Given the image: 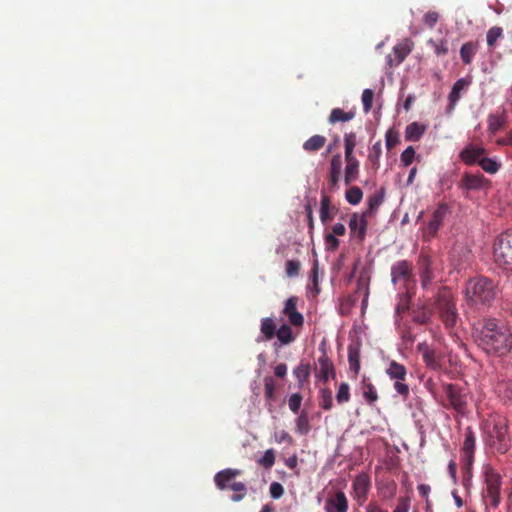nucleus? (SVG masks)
<instances>
[{
  "mask_svg": "<svg viewBox=\"0 0 512 512\" xmlns=\"http://www.w3.org/2000/svg\"><path fill=\"white\" fill-rule=\"evenodd\" d=\"M472 337L488 356L503 358L512 351V331L496 318L483 317L477 320L472 327Z\"/></svg>",
  "mask_w": 512,
  "mask_h": 512,
  "instance_id": "obj_1",
  "label": "nucleus"
},
{
  "mask_svg": "<svg viewBox=\"0 0 512 512\" xmlns=\"http://www.w3.org/2000/svg\"><path fill=\"white\" fill-rule=\"evenodd\" d=\"M497 293V285L494 281L484 276L469 279L465 286L466 303L474 309H484L492 306Z\"/></svg>",
  "mask_w": 512,
  "mask_h": 512,
  "instance_id": "obj_2",
  "label": "nucleus"
},
{
  "mask_svg": "<svg viewBox=\"0 0 512 512\" xmlns=\"http://www.w3.org/2000/svg\"><path fill=\"white\" fill-rule=\"evenodd\" d=\"M485 488L482 490V501L486 512L496 509L501 502V476L491 466H486L483 471Z\"/></svg>",
  "mask_w": 512,
  "mask_h": 512,
  "instance_id": "obj_3",
  "label": "nucleus"
},
{
  "mask_svg": "<svg viewBox=\"0 0 512 512\" xmlns=\"http://www.w3.org/2000/svg\"><path fill=\"white\" fill-rule=\"evenodd\" d=\"M486 442L498 453L504 454L510 448L508 426L504 420L490 421L486 424Z\"/></svg>",
  "mask_w": 512,
  "mask_h": 512,
  "instance_id": "obj_4",
  "label": "nucleus"
},
{
  "mask_svg": "<svg viewBox=\"0 0 512 512\" xmlns=\"http://www.w3.org/2000/svg\"><path fill=\"white\" fill-rule=\"evenodd\" d=\"M493 258L501 269L512 271V229L501 233L495 239Z\"/></svg>",
  "mask_w": 512,
  "mask_h": 512,
  "instance_id": "obj_5",
  "label": "nucleus"
},
{
  "mask_svg": "<svg viewBox=\"0 0 512 512\" xmlns=\"http://www.w3.org/2000/svg\"><path fill=\"white\" fill-rule=\"evenodd\" d=\"M240 474L241 471L238 469L227 468L216 473L214 477L215 485L219 490L230 488L236 492L231 496V500L233 502L241 501L247 494V487L242 482H233L231 485H228L229 482H231Z\"/></svg>",
  "mask_w": 512,
  "mask_h": 512,
  "instance_id": "obj_6",
  "label": "nucleus"
},
{
  "mask_svg": "<svg viewBox=\"0 0 512 512\" xmlns=\"http://www.w3.org/2000/svg\"><path fill=\"white\" fill-rule=\"evenodd\" d=\"M436 309L445 327L452 329L458 322V312L452 294L448 290L441 291L436 299Z\"/></svg>",
  "mask_w": 512,
  "mask_h": 512,
  "instance_id": "obj_7",
  "label": "nucleus"
},
{
  "mask_svg": "<svg viewBox=\"0 0 512 512\" xmlns=\"http://www.w3.org/2000/svg\"><path fill=\"white\" fill-rule=\"evenodd\" d=\"M391 281L394 285H399L400 289L406 291L416 289L412 263L408 260L395 262L391 267Z\"/></svg>",
  "mask_w": 512,
  "mask_h": 512,
  "instance_id": "obj_8",
  "label": "nucleus"
},
{
  "mask_svg": "<svg viewBox=\"0 0 512 512\" xmlns=\"http://www.w3.org/2000/svg\"><path fill=\"white\" fill-rule=\"evenodd\" d=\"M476 438L470 427L465 431V439L461 447V469L463 482L467 485L472 477Z\"/></svg>",
  "mask_w": 512,
  "mask_h": 512,
  "instance_id": "obj_9",
  "label": "nucleus"
},
{
  "mask_svg": "<svg viewBox=\"0 0 512 512\" xmlns=\"http://www.w3.org/2000/svg\"><path fill=\"white\" fill-rule=\"evenodd\" d=\"M386 374L390 379L395 380L394 389L404 399L409 396V387L405 383L407 376V369L404 365L392 360L386 368Z\"/></svg>",
  "mask_w": 512,
  "mask_h": 512,
  "instance_id": "obj_10",
  "label": "nucleus"
},
{
  "mask_svg": "<svg viewBox=\"0 0 512 512\" xmlns=\"http://www.w3.org/2000/svg\"><path fill=\"white\" fill-rule=\"evenodd\" d=\"M442 389L448 403L446 407H450L459 413H463L467 405V398L463 389L453 383H444L442 385Z\"/></svg>",
  "mask_w": 512,
  "mask_h": 512,
  "instance_id": "obj_11",
  "label": "nucleus"
},
{
  "mask_svg": "<svg viewBox=\"0 0 512 512\" xmlns=\"http://www.w3.org/2000/svg\"><path fill=\"white\" fill-rule=\"evenodd\" d=\"M450 213L451 209L447 203H439L436 209L433 211L427 226L423 230L424 238L430 239L435 237L440 228L443 226L444 219Z\"/></svg>",
  "mask_w": 512,
  "mask_h": 512,
  "instance_id": "obj_12",
  "label": "nucleus"
},
{
  "mask_svg": "<svg viewBox=\"0 0 512 512\" xmlns=\"http://www.w3.org/2000/svg\"><path fill=\"white\" fill-rule=\"evenodd\" d=\"M489 180L486 179L482 174H472L465 172L458 184L463 195L468 198L470 191H479L489 187Z\"/></svg>",
  "mask_w": 512,
  "mask_h": 512,
  "instance_id": "obj_13",
  "label": "nucleus"
},
{
  "mask_svg": "<svg viewBox=\"0 0 512 512\" xmlns=\"http://www.w3.org/2000/svg\"><path fill=\"white\" fill-rule=\"evenodd\" d=\"M371 488V480L368 474H358L352 484V495L354 500L359 506L364 505L368 499V494Z\"/></svg>",
  "mask_w": 512,
  "mask_h": 512,
  "instance_id": "obj_14",
  "label": "nucleus"
},
{
  "mask_svg": "<svg viewBox=\"0 0 512 512\" xmlns=\"http://www.w3.org/2000/svg\"><path fill=\"white\" fill-rule=\"evenodd\" d=\"M413 48V43L409 39H405L401 43H398L393 48V54L386 57L387 64L389 67L397 66L404 61V59L410 54Z\"/></svg>",
  "mask_w": 512,
  "mask_h": 512,
  "instance_id": "obj_15",
  "label": "nucleus"
},
{
  "mask_svg": "<svg viewBox=\"0 0 512 512\" xmlns=\"http://www.w3.org/2000/svg\"><path fill=\"white\" fill-rule=\"evenodd\" d=\"M297 297H290L286 300L282 313L288 318L291 325L301 327L304 323L303 315L297 311Z\"/></svg>",
  "mask_w": 512,
  "mask_h": 512,
  "instance_id": "obj_16",
  "label": "nucleus"
},
{
  "mask_svg": "<svg viewBox=\"0 0 512 512\" xmlns=\"http://www.w3.org/2000/svg\"><path fill=\"white\" fill-rule=\"evenodd\" d=\"M486 154V149L483 147H477L473 144H468L459 154V158L466 165L472 166L476 163L479 164L481 159Z\"/></svg>",
  "mask_w": 512,
  "mask_h": 512,
  "instance_id": "obj_17",
  "label": "nucleus"
},
{
  "mask_svg": "<svg viewBox=\"0 0 512 512\" xmlns=\"http://www.w3.org/2000/svg\"><path fill=\"white\" fill-rule=\"evenodd\" d=\"M367 218L364 213H353L350 217L349 228L352 234H357L360 240H363L367 230Z\"/></svg>",
  "mask_w": 512,
  "mask_h": 512,
  "instance_id": "obj_18",
  "label": "nucleus"
},
{
  "mask_svg": "<svg viewBox=\"0 0 512 512\" xmlns=\"http://www.w3.org/2000/svg\"><path fill=\"white\" fill-rule=\"evenodd\" d=\"M338 209L332 205L331 198L324 191L321 192V201H320V220L322 224H327L330 222L334 215L337 213Z\"/></svg>",
  "mask_w": 512,
  "mask_h": 512,
  "instance_id": "obj_19",
  "label": "nucleus"
},
{
  "mask_svg": "<svg viewBox=\"0 0 512 512\" xmlns=\"http://www.w3.org/2000/svg\"><path fill=\"white\" fill-rule=\"evenodd\" d=\"M328 512H347L348 499L343 491H337L334 496L330 497L326 502Z\"/></svg>",
  "mask_w": 512,
  "mask_h": 512,
  "instance_id": "obj_20",
  "label": "nucleus"
},
{
  "mask_svg": "<svg viewBox=\"0 0 512 512\" xmlns=\"http://www.w3.org/2000/svg\"><path fill=\"white\" fill-rule=\"evenodd\" d=\"M360 346L359 342L348 345L349 370L353 373V378H356L360 371Z\"/></svg>",
  "mask_w": 512,
  "mask_h": 512,
  "instance_id": "obj_21",
  "label": "nucleus"
},
{
  "mask_svg": "<svg viewBox=\"0 0 512 512\" xmlns=\"http://www.w3.org/2000/svg\"><path fill=\"white\" fill-rule=\"evenodd\" d=\"M346 167L344 171V183L350 185L355 182L360 173V163L356 157L345 158Z\"/></svg>",
  "mask_w": 512,
  "mask_h": 512,
  "instance_id": "obj_22",
  "label": "nucleus"
},
{
  "mask_svg": "<svg viewBox=\"0 0 512 512\" xmlns=\"http://www.w3.org/2000/svg\"><path fill=\"white\" fill-rule=\"evenodd\" d=\"M317 372L320 379L324 382L328 381L330 375H335L334 365L326 353H323V355L318 358Z\"/></svg>",
  "mask_w": 512,
  "mask_h": 512,
  "instance_id": "obj_23",
  "label": "nucleus"
},
{
  "mask_svg": "<svg viewBox=\"0 0 512 512\" xmlns=\"http://www.w3.org/2000/svg\"><path fill=\"white\" fill-rule=\"evenodd\" d=\"M384 198L385 191L383 188L370 195L367 200L368 207L366 211L363 212L365 216H372L380 207V205L384 202Z\"/></svg>",
  "mask_w": 512,
  "mask_h": 512,
  "instance_id": "obj_24",
  "label": "nucleus"
},
{
  "mask_svg": "<svg viewBox=\"0 0 512 512\" xmlns=\"http://www.w3.org/2000/svg\"><path fill=\"white\" fill-rule=\"evenodd\" d=\"M469 84H470V81L465 78L458 79L454 83L452 90L448 96V99L450 102V109H453L455 107L456 103L461 98V92L463 90H465L469 86Z\"/></svg>",
  "mask_w": 512,
  "mask_h": 512,
  "instance_id": "obj_25",
  "label": "nucleus"
},
{
  "mask_svg": "<svg viewBox=\"0 0 512 512\" xmlns=\"http://www.w3.org/2000/svg\"><path fill=\"white\" fill-rule=\"evenodd\" d=\"M415 294V289H411V291L403 290V292L399 293L398 302L396 304V313L404 314L408 312L410 308V303L413 295Z\"/></svg>",
  "mask_w": 512,
  "mask_h": 512,
  "instance_id": "obj_26",
  "label": "nucleus"
},
{
  "mask_svg": "<svg viewBox=\"0 0 512 512\" xmlns=\"http://www.w3.org/2000/svg\"><path fill=\"white\" fill-rule=\"evenodd\" d=\"M419 270H420L421 283H422V286L425 288L430 284V282L433 278V273L430 270L429 257L421 256Z\"/></svg>",
  "mask_w": 512,
  "mask_h": 512,
  "instance_id": "obj_27",
  "label": "nucleus"
},
{
  "mask_svg": "<svg viewBox=\"0 0 512 512\" xmlns=\"http://www.w3.org/2000/svg\"><path fill=\"white\" fill-rule=\"evenodd\" d=\"M426 127L418 122H413L406 127L405 139L407 141H419L424 134Z\"/></svg>",
  "mask_w": 512,
  "mask_h": 512,
  "instance_id": "obj_28",
  "label": "nucleus"
},
{
  "mask_svg": "<svg viewBox=\"0 0 512 512\" xmlns=\"http://www.w3.org/2000/svg\"><path fill=\"white\" fill-rule=\"evenodd\" d=\"M326 137L313 135L303 143V149L307 152H317L325 146Z\"/></svg>",
  "mask_w": 512,
  "mask_h": 512,
  "instance_id": "obj_29",
  "label": "nucleus"
},
{
  "mask_svg": "<svg viewBox=\"0 0 512 512\" xmlns=\"http://www.w3.org/2000/svg\"><path fill=\"white\" fill-rule=\"evenodd\" d=\"M355 116V113L353 111H344L340 108H334L332 109L330 116H329V123L335 124L337 122H348L352 120Z\"/></svg>",
  "mask_w": 512,
  "mask_h": 512,
  "instance_id": "obj_30",
  "label": "nucleus"
},
{
  "mask_svg": "<svg viewBox=\"0 0 512 512\" xmlns=\"http://www.w3.org/2000/svg\"><path fill=\"white\" fill-rule=\"evenodd\" d=\"M275 336L282 345L290 344L295 340L293 331L291 327L287 324H283L279 329H277Z\"/></svg>",
  "mask_w": 512,
  "mask_h": 512,
  "instance_id": "obj_31",
  "label": "nucleus"
},
{
  "mask_svg": "<svg viewBox=\"0 0 512 512\" xmlns=\"http://www.w3.org/2000/svg\"><path fill=\"white\" fill-rule=\"evenodd\" d=\"M477 51V44L474 42H466L460 49V57L464 64H470Z\"/></svg>",
  "mask_w": 512,
  "mask_h": 512,
  "instance_id": "obj_32",
  "label": "nucleus"
},
{
  "mask_svg": "<svg viewBox=\"0 0 512 512\" xmlns=\"http://www.w3.org/2000/svg\"><path fill=\"white\" fill-rule=\"evenodd\" d=\"M260 330L266 340H271L275 336L277 326L272 318L266 317L261 320Z\"/></svg>",
  "mask_w": 512,
  "mask_h": 512,
  "instance_id": "obj_33",
  "label": "nucleus"
},
{
  "mask_svg": "<svg viewBox=\"0 0 512 512\" xmlns=\"http://www.w3.org/2000/svg\"><path fill=\"white\" fill-rule=\"evenodd\" d=\"M363 397L369 405L374 404L378 400V394L374 385L367 382L364 378L362 381Z\"/></svg>",
  "mask_w": 512,
  "mask_h": 512,
  "instance_id": "obj_34",
  "label": "nucleus"
},
{
  "mask_svg": "<svg viewBox=\"0 0 512 512\" xmlns=\"http://www.w3.org/2000/svg\"><path fill=\"white\" fill-rule=\"evenodd\" d=\"M425 365L432 370H441L442 363L441 357L432 349L429 353L426 352V355L422 358Z\"/></svg>",
  "mask_w": 512,
  "mask_h": 512,
  "instance_id": "obj_35",
  "label": "nucleus"
},
{
  "mask_svg": "<svg viewBox=\"0 0 512 512\" xmlns=\"http://www.w3.org/2000/svg\"><path fill=\"white\" fill-rule=\"evenodd\" d=\"M357 144L356 134L354 132L346 133L344 135V158L355 157L354 149Z\"/></svg>",
  "mask_w": 512,
  "mask_h": 512,
  "instance_id": "obj_36",
  "label": "nucleus"
},
{
  "mask_svg": "<svg viewBox=\"0 0 512 512\" xmlns=\"http://www.w3.org/2000/svg\"><path fill=\"white\" fill-rule=\"evenodd\" d=\"M276 383L271 376L264 378V396L268 403H271L276 399Z\"/></svg>",
  "mask_w": 512,
  "mask_h": 512,
  "instance_id": "obj_37",
  "label": "nucleus"
},
{
  "mask_svg": "<svg viewBox=\"0 0 512 512\" xmlns=\"http://www.w3.org/2000/svg\"><path fill=\"white\" fill-rule=\"evenodd\" d=\"M293 374L297 379L300 386L309 379L310 376V365L307 363H300L294 370Z\"/></svg>",
  "mask_w": 512,
  "mask_h": 512,
  "instance_id": "obj_38",
  "label": "nucleus"
},
{
  "mask_svg": "<svg viewBox=\"0 0 512 512\" xmlns=\"http://www.w3.org/2000/svg\"><path fill=\"white\" fill-rule=\"evenodd\" d=\"M346 201L351 205H357L363 198V192L358 186H351L345 193Z\"/></svg>",
  "mask_w": 512,
  "mask_h": 512,
  "instance_id": "obj_39",
  "label": "nucleus"
},
{
  "mask_svg": "<svg viewBox=\"0 0 512 512\" xmlns=\"http://www.w3.org/2000/svg\"><path fill=\"white\" fill-rule=\"evenodd\" d=\"M486 173H489V174H495L499 168H500V164L492 159V158H488V157H482L481 159H479V164H478Z\"/></svg>",
  "mask_w": 512,
  "mask_h": 512,
  "instance_id": "obj_40",
  "label": "nucleus"
},
{
  "mask_svg": "<svg viewBox=\"0 0 512 512\" xmlns=\"http://www.w3.org/2000/svg\"><path fill=\"white\" fill-rule=\"evenodd\" d=\"M382 153L381 142H376L369 150L368 160L375 169L379 168V160Z\"/></svg>",
  "mask_w": 512,
  "mask_h": 512,
  "instance_id": "obj_41",
  "label": "nucleus"
},
{
  "mask_svg": "<svg viewBox=\"0 0 512 512\" xmlns=\"http://www.w3.org/2000/svg\"><path fill=\"white\" fill-rule=\"evenodd\" d=\"M505 119L498 115H490L488 118V131L491 134H496L504 127Z\"/></svg>",
  "mask_w": 512,
  "mask_h": 512,
  "instance_id": "obj_42",
  "label": "nucleus"
},
{
  "mask_svg": "<svg viewBox=\"0 0 512 512\" xmlns=\"http://www.w3.org/2000/svg\"><path fill=\"white\" fill-rule=\"evenodd\" d=\"M310 279L312 282L311 292L313 293V296H316L320 293V287H319V267H318V261L315 260L313 263V267L311 269L310 273Z\"/></svg>",
  "mask_w": 512,
  "mask_h": 512,
  "instance_id": "obj_43",
  "label": "nucleus"
},
{
  "mask_svg": "<svg viewBox=\"0 0 512 512\" xmlns=\"http://www.w3.org/2000/svg\"><path fill=\"white\" fill-rule=\"evenodd\" d=\"M336 400L339 404L347 403L350 400V387L348 383L342 382L339 385Z\"/></svg>",
  "mask_w": 512,
  "mask_h": 512,
  "instance_id": "obj_44",
  "label": "nucleus"
},
{
  "mask_svg": "<svg viewBox=\"0 0 512 512\" xmlns=\"http://www.w3.org/2000/svg\"><path fill=\"white\" fill-rule=\"evenodd\" d=\"M319 405L324 410H330L333 406L332 392L330 389H322L320 392Z\"/></svg>",
  "mask_w": 512,
  "mask_h": 512,
  "instance_id": "obj_45",
  "label": "nucleus"
},
{
  "mask_svg": "<svg viewBox=\"0 0 512 512\" xmlns=\"http://www.w3.org/2000/svg\"><path fill=\"white\" fill-rule=\"evenodd\" d=\"M503 29L498 26L491 27L486 35L487 44L489 47H493L497 40L502 37Z\"/></svg>",
  "mask_w": 512,
  "mask_h": 512,
  "instance_id": "obj_46",
  "label": "nucleus"
},
{
  "mask_svg": "<svg viewBox=\"0 0 512 512\" xmlns=\"http://www.w3.org/2000/svg\"><path fill=\"white\" fill-rule=\"evenodd\" d=\"M428 44L434 48V52L437 56H445L448 54L449 49L446 40L442 39L439 41H434L433 39H430Z\"/></svg>",
  "mask_w": 512,
  "mask_h": 512,
  "instance_id": "obj_47",
  "label": "nucleus"
},
{
  "mask_svg": "<svg viewBox=\"0 0 512 512\" xmlns=\"http://www.w3.org/2000/svg\"><path fill=\"white\" fill-rule=\"evenodd\" d=\"M257 462L265 469H270L275 463V451L273 449L266 450L264 455L258 459Z\"/></svg>",
  "mask_w": 512,
  "mask_h": 512,
  "instance_id": "obj_48",
  "label": "nucleus"
},
{
  "mask_svg": "<svg viewBox=\"0 0 512 512\" xmlns=\"http://www.w3.org/2000/svg\"><path fill=\"white\" fill-rule=\"evenodd\" d=\"M301 263L298 260H287L285 264V272L288 277H296L299 275Z\"/></svg>",
  "mask_w": 512,
  "mask_h": 512,
  "instance_id": "obj_49",
  "label": "nucleus"
},
{
  "mask_svg": "<svg viewBox=\"0 0 512 512\" xmlns=\"http://www.w3.org/2000/svg\"><path fill=\"white\" fill-rule=\"evenodd\" d=\"M342 166H343V161H342L341 154L337 153V154L333 155L330 160L329 173L341 174Z\"/></svg>",
  "mask_w": 512,
  "mask_h": 512,
  "instance_id": "obj_50",
  "label": "nucleus"
},
{
  "mask_svg": "<svg viewBox=\"0 0 512 512\" xmlns=\"http://www.w3.org/2000/svg\"><path fill=\"white\" fill-rule=\"evenodd\" d=\"M296 426H297V431L302 434V435H305L309 432L310 430V425H309V421H308V417H307V414L305 412H303L297 419L296 421Z\"/></svg>",
  "mask_w": 512,
  "mask_h": 512,
  "instance_id": "obj_51",
  "label": "nucleus"
},
{
  "mask_svg": "<svg viewBox=\"0 0 512 512\" xmlns=\"http://www.w3.org/2000/svg\"><path fill=\"white\" fill-rule=\"evenodd\" d=\"M374 92L371 89H365L362 93V103L363 109L366 113H368L373 104Z\"/></svg>",
  "mask_w": 512,
  "mask_h": 512,
  "instance_id": "obj_52",
  "label": "nucleus"
},
{
  "mask_svg": "<svg viewBox=\"0 0 512 512\" xmlns=\"http://www.w3.org/2000/svg\"><path fill=\"white\" fill-rule=\"evenodd\" d=\"M386 147L388 150L392 149L399 143V134L393 129H389L385 134Z\"/></svg>",
  "mask_w": 512,
  "mask_h": 512,
  "instance_id": "obj_53",
  "label": "nucleus"
},
{
  "mask_svg": "<svg viewBox=\"0 0 512 512\" xmlns=\"http://www.w3.org/2000/svg\"><path fill=\"white\" fill-rule=\"evenodd\" d=\"M415 158V150L412 146L407 147L401 154L400 160L403 166H409Z\"/></svg>",
  "mask_w": 512,
  "mask_h": 512,
  "instance_id": "obj_54",
  "label": "nucleus"
},
{
  "mask_svg": "<svg viewBox=\"0 0 512 512\" xmlns=\"http://www.w3.org/2000/svg\"><path fill=\"white\" fill-rule=\"evenodd\" d=\"M411 499L408 496H401L392 512H409Z\"/></svg>",
  "mask_w": 512,
  "mask_h": 512,
  "instance_id": "obj_55",
  "label": "nucleus"
},
{
  "mask_svg": "<svg viewBox=\"0 0 512 512\" xmlns=\"http://www.w3.org/2000/svg\"><path fill=\"white\" fill-rule=\"evenodd\" d=\"M302 396L299 393H294L289 397L288 406L290 410L294 413H297L301 407Z\"/></svg>",
  "mask_w": 512,
  "mask_h": 512,
  "instance_id": "obj_56",
  "label": "nucleus"
},
{
  "mask_svg": "<svg viewBox=\"0 0 512 512\" xmlns=\"http://www.w3.org/2000/svg\"><path fill=\"white\" fill-rule=\"evenodd\" d=\"M339 240L335 235L329 233L325 236L326 249L329 251H335L339 247Z\"/></svg>",
  "mask_w": 512,
  "mask_h": 512,
  "instance_id": "obj_57",
  "label": "nucleus"
},
{
  "mask_svg": "<svg viewBox=\"0 0 512 512\" xmlns=\"http://www.w3.org/2000/svg\"><path fill=\"white\" fill-rule=\"evenodd\" d=\"M341 174L328 173V187L330 191H336L339 189Z\"/></svg>",
  "mask_w": 512,
  "mask_h": 512,
  "instance_id": "obj_58",
  "label": "nucleus"
},
{
  "mask_svg": "<svg viewBox=\"0 0 512 512\" xmlns=\"http://www.w3.org/2000/svg\"><path fill=\"white\" fill-rule=\"evenodd\" d=\"M269 490H270L271 497L274 498V499L280 498L283 495V493H284L283 486L280 483H278V482H273L270 485Z\"/></svg>",
  "mask_w": 512,
  "mask_h": 512,
  "instance_id": "obj_59",
  "label": "nucleus"
},
{
  "mask_svg": "<svg viewBox=\"0 0 512 512\" xmlns=\"http://www.w3.org/2000/svg\"><path fill=\"white\" fill-rule=\"evenodd\" d=\"M439 15L437 12L430 11L425 14L424 16V22L429 28H433L437 21H438Z\"/></svg>",
  "mask_w": 512,
  "mask_h": 512,
  "instance_id": "obj_60",
  "label": "nucleus"
},
{
  "mask_svg": "<svg viewBox=\"0 0 512 512\" xmlns=\"http://www.w3.org/2000/svg\"><path fill=\"white\" fill-rule=\"evenodd\" d=\"M274 439H275V442H277L279 444L282 442L292 443V441H293L290 434L288 432H286L285 430L275 432Z\"/></svg>",
  "mask_w": 512,
  "mask_h": 512,
  "instance_id": "obj_61",
  "label": "nucleus"
},
{
  "mask_svg": "<svg viewBox=\"0 0 512 512\" xmlns=\"http://www.w3.org/2000/svg\"><path fill=\"white\" fill-rule=\"evenodd\" d=\"M366 512H388L383 509L376 501H370L366 506Z\"/></svg>",
  "mask_w": 512,
  "mask_h": 512,
  "instance_id": "obj_62",
  "label": "nucleus"
},
{
  "mask_svg": "<svg viewBox=\"0 0 512 512\" xmlns=\"http://www.w3.org/2000/svg\"><path fill=\"white\" fill-rule=\"evenodd\" d=\"M274 374L278 378H283L287 374V365L285 363L278 364L274 369Z\"/></svg>",
  "mask_w": 512,
  "mask_h": 512,
  "instance_id": "obj_63",
  "label": "nucleus"
},
{
  "mask_svg": "<svg viewBox=\"0 0 512 512\" xmlns=\"http://www.w3.org/2000/svg\"><path fill=\"white\" fill-rule=\"evenodd\" d=\"M496 143L499 146H512V130L507 134L506 137L497 139Z\"/></svg>",
  "mask_w": 512,
  "mask_h": 512,
  "instance_id": "obj_64",
  "label": "nucleus"
}]
</instances>
